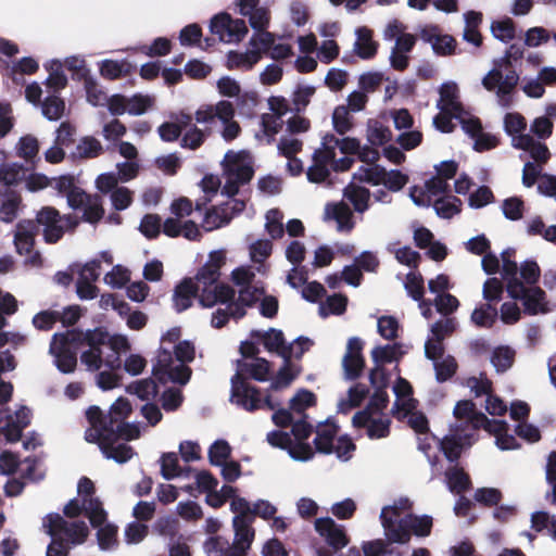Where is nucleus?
Wrapping results in <instances>:
<instances>
[{"instance_id": "nucleus-55", "label": "nucleus", "mask_w": 556, "mask_h": 556, "mask_svg": "<svg viewBox=\"0 0 556 556\" xmlns=\"http://www.w3.org/2000/svg\"><path fill=\"white\" fill-rule=\"evenodd\" d=\"M41 113L48 121H59L65 113V102L56 94H49L40 103Z\"/></svg>"}, {"instance_id": "nucleus-60", "label": "nucleus", "mask_w": 556, "mask_h": 556, "mask_svg": "<svg viewBox=\"0 0 556 556\" xmlns=\"http://www.w3.org/2000/svg\"><path fill=\"white\" fill-rule=\"evenodd\" d=\"M208 460L213 466H222L231 455V447L224 439L214 441L208 447Z\"/></svg>"}, {"instance_id": "nucleus-24", "label": "nucleus", "mask_w": 556, "mask_h": 556, "mask_svg": "<svg viewBox=\"0 0 556 556\" xmlns=\"http://www.w3.org/2000/svg\"><path fill=\"white\" fill-rule=\"evenodd\" d=\"M249 46L258 47L261 54H268L273 60H285L293 54L292 47L287 43H276V36L273 33L253 34Z\"/></svg>"}, {"instance_id": "nucleus-7", "label": "nucleus", "mask_w": 556, "mask_h": 556, "mask_svg": "<svg viewBox=\"0 0 556 556\" xmlns=\"http://www.w3.org/2000/svg\"><path fill=\"white\" fill-rule=\"evenodd\" d=\"M222 167L224 178L222 193L228 198H233L238 194L239 189L248 185L254 175L252 157L245 151L233 152L229 150L222 161ZM228 205L229 214L233 217L245 208V201L242 199H231L222 206Z\"/></svg>"}, {"instance_id": "nucleus-15", "label": "nucleus", "mask_w": 556, "mask_h": 556, "mask_svg": "<svg viewBox=\"0 0 556 556\" xmlns=\"http://www.w3.org/2000/svg\"><path fill=\"white\" fill-rule=\"evenodd\" d=\"M232 281L242 288L239 290L238 300L233 303H239L245 309V306H252L265 293L264 288L253 285L255 273L251 266H240L231 273Z\"/></svg>"}, {"instance_id": "nucleus-14", "label": "nucleus", "mask_w": 556, "mask_h": 556, "mask_svg": "<svg viewBox=\"0 0 556 556\" xmlns=\"http://www.w3.org/2000/svg\"><path fill=\"white\" fill-rule=\"evenodd\" d=\"M86 417L91 427L85 432V439L90 443H98L99 445L118 439L119 437L116 431L132 428L129 426H109L98 406H90L86 412Z\"/></svg>"}, {"instance_id": "nucleus-11", "label": "nucleus", "mask_w": 556, "mask_h": 556, "mask_svg": "<svg viewBox=\"0 0 556 556\" xmlns=\"http://www.w3.org/2000/svg\"><path fill=\"white\" fill-rule=\"evenodd\" d=\"M194 345L189 341H181L174 346V352L161 348L153 366V375L161 381L186 384L191 377V369L187 365L194 358Z\"/></svg>"}, {"instance_id": "nucleus-37", "label": "nucleus", "mask_w": 556, "mask_h": 556, "mask_svg": "<svg viewBox=\"0 0 556 556\" xmlns=\"http://www.w3.org/2000/svg\"><path fill=\"white\" fill-rule=\"evenodd\" d=\"M262 59L258 47H251L245 52L230 51L227 55L229 70L249 71Z\"/></svg>"}, {"instance_id": "nucleus-54", "label": "nucleus", "mask_w": 556, "mask_h": 556, "mask_svg": "<svg viewBox=\"0 0 556 556\" xmlns=\"http://www.w3.org/2000/svg\"><path fill=\"white\" fill-rule=\"evenodd\" d=\"M343 194L344 198L353 204L357 213H364L368 210V202L371 194L367 188L349 185L344 188Z\"/></svg>"}, {"instance_id": "nucleus-58", "label": "nucleus", "mask_w": 556, "mask_h": 556, "mask_svg": "<svg viewBox=\"0 0 556 556\" xmlns=\"http://www.w3.org/2000/svg\"><path fill=\"white\" fill-rule=\"evenodd\" d=\"M126 391L142 401L153 400L157 395V384L153 379H141L127 386Z\"/></svg>"}, {"instance_id": "nucleus-53", "label": "nucleus", "mask_w": 556, "mask_h": 556, "mask_svg": "<svg viewBox=\"0 0 556 556\" xmlns=\"http://www.w3.org/2000/svg\"><path fill=\"white\" fill-rule=\"evenodd\" d=\"M103 152L101 142L94 137H83L72 152L74 159H93Z\"/></svg>"}, {"instance_id": "nucleus-21", "label": "nucleus", "mask_w": 556, "mask_h": 556, "mask_svg": "<svg viewBox=\"0 0 556 556\" xmlns=\"http://www.w3.org/2000/svg\"><path fill=\"white\" fill-rule=\"evenodd\" d=\"M131 412V405L127 399L118 397L112 405L108 415H103V419L109 426H129L131 429L116 431L122 439L134 440L140 434L139 427L135 424L125 422V419Z\"/></svg>"}, {"instance_id": "nucleus-35", "label": "nucleus", "mask_w": 556, "mask_h": 556, "mask_svg": "<svg viewBox=\"0 0 556 556\" xmlns=\"http://www.w3.org/2000/svg\"><path fill=\"white\" fill-rule=\"evenodd\" d=\"M513 146L529 152L535 164H544L551 154L546 144L535 141L530 135H520L513 139Z\"/></svg>"}, {"instance_id": "nucleus-63", "label": "nucleus", "mask_w": 556, "mask_h": 556, "mask_svg": "<svg viewBox=\"0 0 556 556\" xmlns=\"http://www.w3.org/2000/svg\"><path fill=\"white\" fill-rule=\"evenodd\" d=\"M265 228L271 239H279L285 233V227L282 224L283 214L278 208L269 210L266 215Z\"/></svg>"}, {"instance_id": "nucleus-16", "label": "nucleus", "mask_w": 556, "mask_h": 556, "mask_svg": "<svg viewBox=\"0 0 556 556\" xmlns=\"http://www.w3.org/2000/svg\"><path fill=\"white\" fill-rule=\"evenodd\" d=\"M210 29L226 43L239 42L248 34L244 20L232 18L228 13H219L211 20Z\"/></svg>"}, {"instance_id": "nucleus-10", "label": "nucleus", "mask_w": 556, "mask_h": 556, "mask_svg": "<svg viewBox=\"0 0 556 556\" xmlns=\"http://www.w3.org/2000/svg\"><path fill=\"white\" fill-rule=\"evenodd\" d=\"M38 188L50 186L58 191L60 195H65L67 204L75 211L83 212V219L90 224L98 223L104 214L102 203L99 197L86 193L81 188L75 185L74 176L62 175L51 179L40 177Z\"/></svg>"}, {"instance_id": "nucleus-64", "label": "nucleus", "mask_w": 556, "mask_h": 556, "mask_svg": "<svg viewBox=\"0 0 556 556\" xmlns=\"http://www.w3.org/2000/svg\"><path fill=\"white\" fill-rule=\"evenodd\" d=\"M348 300L345 296L341 294H333L326 299L325 302L319 305V314L323 317H327L329 315H340L346 308Z\"/></svg>"}, {"instance_id": "nucleus-17", "label": "nucleus", "mask_w": 556, "mask_h": 556, "mask_svg": "<svg viewBox=\"0 0 556 556\" xmlns=\"http://www.w3.org/2000/svg\"><path fill=\"white\" fill-rule=\"evenodd\" d=\"M117 184V177L113 172L100 174L96 179L98 190L102 193H110L112 206L116 211H124L132 202V191L127 187H119Z\"/></svg>"}, {"instance_id": "nucleus-27", "label": "nucleus", "mask_w": 556, "mask_h": 556, "mask_svg": "<svg viewBox=\"0 0 556 556\" xmlns=\"http://www.w3.org/2000/svg\"><path fill=\"white\" fill-rule=\"evenodd\" d=\"M463 130L473 139V149L483 152L495 148L498 144L496 136L483 132L481 122L478 117L470 116L460 123Z\"/></svg>"}, {"instance_id": "nucleus-57", "label": "nucleus", "mask_w": 556, "mask_h": 556, "mask_svg": "<svg viewBox=\"0 0 556 556\" xmlns=\"http://www.w3.org/2000/svg\"><path fill=\"white\" fill-rule=\"evenodd\" d=\"M99 70L102 77L108 79H117L122 76L127 75L130 72L131 64L126 60H103L100 62Z\"/></svg>"}, {"instance_id": "nucleus-62", "label": "nucleus", "mask_w": 556, "mask_h": 556, "mask_svg": "<svg viewBox=\"0 0 556 556\" xmlns=\"http://www.w3.org/2000/svg\"><path fill=\"white\" fill-rule=\"evenodd\" d=\"M271 249L273 244L269 240H257L250 245V256L252 262L258 264L256 267L258 273H264L265 265L263 262L270 255Z\"/></svg>"}, {"instance_id": "nucleus-20", "label": "nucleus", "mask_w": 556, "mask_h": 556, "mask_svg": "<svg viewBox=\"0 0 556 556\" xmlns=\"http://www.w3.org/2000/svg\"><path fill=\"white\" fill-rule=\"evenodd\" d=\"M457 325L455 317H444L431 325L430 336L425 342L426 357H433L444 352L443 341L456 330Z\"/></svg>"}, {"instance_id": "nucleus-56", "label": "nucleus", "mask_w": 556, "mask_h": 556, "mask_svg": "<svg viewBox=\"0 0 556 556\" xmlns=\"http://www.w3.org/2000/svg\"><path fill=\"white\" fill-rule=\"evenodd\" d=\"M29 168L20 163L4 164L0 168V181L13 186L27 177Z\"/></svg>"}, {"instance_id": "nucleus-4", "label": "nucleus", "mask_w": 556, "mask_h": 556, "mask_svg": "<svg viewBox=\"0 0 556 556\" xmlns=\"http://www.w3.org/2000/svg\"><path fill=\"white\" fill-rule=\"evenodd\" d=\"M78 225V219L72 215L61 216L53 207H43L38 214L36 222L23 220L16 226L14 235V244L16 252L26 255L25 263L33 266L42 264L41 255L34 251L35 237L42 227L43 238L47 243L59 241L65 229H74Z\"/></svg>"}, {"instance_id": "nucleus-44", "label": "nucleus", "mask_w": 556, "mask_h": 556, "mask_svg": "<svg viewBox=\"0 0 556 556\" xmlns=\"http://www.w3.org/2000/svg\"><path fill=\"white\" fill-rule=\"evenodd\" d=\"M100 451L106 459H112L117 464H125L135 455L130 445L127 443L114 444V441L101 443Z\"/></svg>"}, {"instance_id": "nucleus-22", "label": "nucleus", "mask_w": 556, "mask_h": 556, "mask_svg": "<svg viewBox=\"0 0 556 556\" xmlns=\"http://www.w3.org/2000/svg\"><path fill=\"white\" fill-rule=\"evenodd\" d=\"M364 341L358 337H351L346 344V351L342 359V367L346 380L357 379L365 367L362 351Z\"/></svg>"}, {"instance_id": "nucleus-29", "label": "nucleus", "mask_w": 556, "mask_h": 556, "mask_svg": "<svg viewBox=\"0 0 556 556\" xmlns=\"http://www.w3.org/2000/svg\"><path fill=\"white\" fill-rule=\"evenodd\" d=\"M416 45L413 34H402L394 42L389 56L390 65L395 71H404L409 65V53Z\"/></svg>"}, {"instance_id": "nucleus-9", "label": "nucleus", "mask_w": 556, "mask_h": 556, "mask_svg": "<svg viewBox=\"0 0 556 556\" xmlns=\"http://www.w3.org/2000/svg\"><path fill=\"white\" fill-rule=\"evenodd\" d=\"M42 527L51 538L46 556H68L70 549L83 544L89 534L85 521H67L60 514H48Z\"/></svg>"}, {"instance_id": "nucleus-47", "label": "nucleus", "mask_w": 556, "mask_h": 556, "mask_svg": "<svg viewBox=\"0 0 556 556\" xmlns=\"http://www.w3.org/2000/svg\"><path fill=\"white\" fill-rule=\"evenodd\" d=\"M403 354V346L400 343L377 345L371 350L372 362L378 366L396 362Z\"/></svg>"}, {"instance_id": "nucleus-6", "label": "nucleus", "mask_w": 556, "mask_h": 556, "mask_svg": "<svg viewBox=\"0 0 556 556\" xmlns=\"http://www.w3.org/2000/svg\"><path fill=\"white\" fill-rule=\"evenodd\" d=\"M453 414L456 422L451 426L450 433L440 441V447L447 460L455 462L462 451L475 442V434L479 428H484L490 420L484 414L476 410L471 401L457 402Z\"/></svg>"}, {"instance_id": "nucleus-61", "label": "nucleus", "mask_w": 556, "mask_h": 556, "mask_svg": "<svg viewBox=\"0 0 556 556\" xmlns=\"http://www.w3.org/2000/svg\"><path fill=\"white\" fill-rule=\"evenodd\" d=\"M492 35L502 42H509L516 37V26L511 18L494 21L491 24Z\"/></svg>"}, {"instance_id": "nucleus-18", "label": "nucleus", "mask_w": 556, "mask_h": 556, "mask_svg": "<svg viewBox=\"0 0 556 556\" xmlns=\"http://www.w3.org/2000/svg\"><path fill=\"white\" fill-rule=\"evenodd\" d=\"M77 490L83 500L84 513L88 517L90 525L98 527L106 519L108 515L100 500L92 496L94 491L93 482L83 477L78 482Z\"/></svg>"}, {"instance_id": "nucleus-12", "label": "nucleus", "mask_w": 556, "mask_h": 556, "mask_svg": "<svg viewBox=\"0 0 556 556\" xmlns=\"http://www.w3.org/2000/svg\"><path fill=\"white\" fill-rule=\"evenodd\" d=\"M305 415H299V419H294L292 424V435L287 432L274 430L267 433V442L274 446L286 450L289 456L296 462H307L313 458L314 451L309 444L304 443L313 432V426L304 418Z\"/></svg>"}, {"instance_id": "nucleus-19", "label": "nucleus", "mask_w": 556, "mask_h": 556, "mask_svg": "<svg viewBox=\"0 0 556 556\" xmlns=\"http://www.w3.org/2000/svg\"><path fill=\"white\" fill-rule=\"evenodd\" d=\"M420 39L429 43L432 51L440 56H447L455 53L456 40L453 36L442 34L438 25L428 24L418 28Z\"/></svg>"}, {"instance_id": "nucleus-36", "label": "nucleus", "mask_w": 556, "mask_h": 556, "mask_svg": "<svg viewBox=\"0 0 556 556\" xmlns=\"http://www.w3.org/2000/svg\"><path fill=\"white\" fill-rule=\"evenodd\" d=\"M483 429L495 435V444L502 451L516 450L520 446L517 439L508 434V424L505 420L490 419Z\"/></svg>"}, {"instance_id": "nucleus-43", "label": "nucleus", "mask_w": 556, "mask_h": 556, "mask_svg": "<svg viewBox=\"0 0 556 556\" xmlns=\"http://www.w3.org/2000/svg\"><path fill=\"white\" fill-rule=\"evenodd\" d=\"M498 318L497 308L491 303H480L470 315L471 323L478 328L490 329Z\"/></svg>"}, {"instance_id": "nucleus-45", "label": "nucleus", "mask_w": 556, "mask_h": 556, "mask_svg": "<svg viewBox=\"0 0 556 556\" xmlns=\"http://www.w3.org/2000/svg\"><path fill=\"white\" fill-rule=\"evenodd\" d=\"M432 361L435 371V379L438 382H445L451 379L457 369V363L451 355H445L444 352L435 354L433 357H427Z\"/></svg>"}, {"instance_id": "nucleus-26", "label": "nucleus", "mask_w": 556, "mask_h": 556, "mask_svg": "<svg viewBox=\"0 0 556 556\" xmlns=\"http://www.w3.org/2000/svg\"><path fill=\"white\" fill-rule=\"evenodd\" d=\"M354 427H365L367 435L372 439H383L390 434L391 420L388 417H374L367 410L358 412L353 416Z\"/></svg>"}, {"instance_id": "nucleus-5", "label": "nucleus", "mask_w": 556, "mask_h": 556, "mask_svg": "<svg viewBox=\"0 0 556 556\" xmlns=\"http://www.w3.org/2000/svg\"><path fill=\"white\" fill-rule=\"evenodd\" d=\"M269 372L270 363L265 358L238 359L236 374L230 379V403L250 413L264 408L275 409L279 405L276 399L270 394L263 395L261 390L249 381H266Z\"/></svg>"}, {"instance_id": "nucleus-33", "label": "nucleus", "mask_w": 556, "mask_h": 556, "mask_svg": "<svg viewBox=\"0 0 556 556\" xmlns=\"http://www.w3.org/2000/svg\"><path fill=\"white\" fill-rule=\"evenodd\" d=\"M325 217L337 223L338 231L350 232L354 228L352 210L349 204L344 202L327 204L325 207Z\"/></svg>"}, {"instance_id": "nucleus-3", "label": "nucleus", "mask_w": 556, "mask_h": 556, "mask_svg": "<svg viewBox=\"0 0 556 556\" xmlns=\"http://www.w3.org/2000/svg\"><path fill=\"white\" fill-rule=\"evenodd\" d=\"M225 258L223 251L210 253L208 261L198 271L195 279H184L175 288L173 301L177 312L189 308L195 295L199 296V302L204 307L224 303L233 296L235 290L219 281L220 267L225 263Z\"/></svg>"}, {"instance_id": "nucleus-50", "label": "nucleus", "mask_w": 556, "mask_h": 556, "mask_svg": "<svg viewBox=\"0 0 556 556\" xmlns=\"http://www.w3.org/2000/svg\"><path fill=\"white\" fill-rule=\"evenodd\" d=\"M232 219V215L229 214V205L228 206H218L214 207L211 211L205 213L203 218L202 227L206 231H212L214 229L226 226Z\"/></svg>"}, {"instance_id": "nucleus-1", "label": "nucleus", "mask_w": 556, "mask_h": 556, "mask_svg": "<svg viewBox=\"0 0 556 556\" xmlns=\"http://www.w3.org/2000/svg\"><path fill=\"white\" fill-rule=\"evenodd\" d=\"M80 362L89 371H99L96 376L97 386L103 390H111L118 384V377L113 372L122 367L121 355L129 350L126 337L111 336L103 328L87 330L86 332L72 329L54 333L49 352L53 363L63 374H71L77 365V353Z\"/></svg>"}, {"instance_id": "nucleus-39", "label": "nucleus", "mask_w": 556, "mask_h": 556, "mask_svg": "<svg viewBox=\"0 0 556 556\" xmlns=\"http://www.w3.org/2000/svg\"><path fill=\"white\" fill-rule=\"evenodd\" d=\"M161 463V475L165 480H172L177 477L188 478L191 473L190 466H179L178 455L174 452L164 453L160 459Z\"/></svg>"}, {"instance_id": "nucleus-23", "label": "nucleus", "mask_w": 556, "mask_h": 556, "mask_svg": "<svg viewBox=\"0 0 556 556\" xmlns=\"http://www.w3.org/2000/svg\"><path fill=\"white\" fill-rule=\"evenodd\" d=\"M440 99L437 103V108L443 113H451L455 119L462 123L466 117H470L471 114L465 111L458 97V87L454 81L443 83L439 90Z\"/></svg>"}, {"instance_id": "nucleus-52", "label": "nucleus", "mask_w": 556, "mask_h": 556, "mask_svg": "<svg viewBox=\"0 0 556 556\" xmlns=\"http://www.w3.org/2000/svg\"><path fill=\"white\" fill-rule=\"evenodd\" d=\"M432 206L439 217L450 219L460 212L462 201L455 195H442L433 201Z\"/></svg>"}, {"instance_id": "nucleus-34", "label": "nucleus", "mask_w": 556, "mask_h": 556, "mask_svg": "<svg viewBox=\"0 0 556 556\" xmlns=\"http://www.w3.org/2000/svg\"><path fill=\"white\" fill-rule=\"evenodd\" d=\"M333 160V154H330L323 147L315 150L313 153V164L308 167L306 176L308 181L319 184L327 180L330 170L327 164Z\"/></svg>"}, {"instance_id": "nucleus-25", "label": "nucleus", "mask_w": 556, "mask_h": 556, "mask_svg": "<svg viewBox=\"0 0 556 556\" xmlns=\"http://www.w3.org/2000/svg\"><path fill=\"white\" fill-rule=\"evenodd\" d=\"M315 530L334 552L341 551L349 543L344 527L330 517L316 519Z\"/></svg>"}, {"instance_id": "nucleus-13", "label": "nucleus", "mask_w": 556, "mask_h": 556, "mask_svg": "<svg viewBox=\"0 0 556 556\" xmlns=\"http://www.w3.org/2000/svg\"><path fill=\"white\" fill-rule=\"evenodd\" d=\"M313 345V340L304 336L295 338L291 343L286 345V349L282 350L283 364L273 379L269 387L270 390L276 391L285 389L291 384L300 374V367L292 364L291 359H300Z\"/></svg>"}, {"instance_id": "nucleus-31", "label": "nucleus", "mask_w": 556, "mask_h": 556, "mask_svg": "<svg viewBox=\"0 0 556 556\" xmlns=\"http://www.w3.org/2000/svg\"><path fill=\"white\" fill-rule=\"evenodd\" d=\"M426 193L419 191V195L416 194L417 188L410 190V199L418 206H429L431 203V197L445 195L450 189V184L438 175L428 179L425 184Z\"/></svg>"}, {"instance_id": "nucleus-30", "label": "nucleus", "mask_w": 556, "mask_h": 556, "mask_svg": "<svg viewBox=\"0 0 556 556\" xmlns=\"http://www.w3.org/2000/svg\"><path fill=\"white\" fill-rule=\"evenodd\" d=\"M514 249H506L501 253L502 258V278L506 281V290L509 296H516L523 290V283L518 278L519 268L510 257L514 255Z\"/></svg>"}, {"instance_id": "nucleus-8", "label": "nucleus", "mask_w": 556, "mask_h": 556, "mask_svg": "<svg viewBox=\"0 0 556 556\" xmlns=\"http://www.w3.org/2000/svg\"><path fill=\"white\" fill-rule=\"evenodd\" d=\"M522 56L523 48L520 45H510L503 56L493 61L492 70L482 78V86L495 93L502 108L511 105V94L519 83V74L511 63Z\"/></svg>"}, {"instance_id": "nucleus-28", "label": "nucleus", "mask_w": 556, "mask_h": 556, "mask_svg": "<svg viewBox=\"0 0 556 556\" xmlns=\"http://www.w3.org/2000/svg\"><path fill=\"white\" fill-rule=\"evenodd\" d=\"M253 520H248L242 517H233L232 527L235 531V540L231 543L232 553L236 556H247L252 542L254 540V529L252 528Z\"/></svg>"}, {"instance_id": "nucleus-59", "label": "nucleus", "mask_w": 556, "mask_h": 556, "mask_svg": "<svg viewBox=\"0 0 556 556\" xmlns=\"http://www.w3.org/2000/svg\"><path fill=\"white\" fill-rule=\"evenodd\" d=\"M97 531V540L100 549L108 551L116 545L117 527L108 523L106 519L99 525Z\"/></svg>"}, {"instance_id": "nucleus-42", "label": "nucleus", "mask_w": 556, "mask_h": 556, "mask_svg": "<svg viewBox=\"0 0 556 556\" xmlns=\"http://www.w3.org/2000/svg\"><path fill=\"white\" fill-rule=\"evenodd\" d=\"M457 460L455 462L448 460L451 465L445 470V482L451 492L459 494L469 489L470 479L469 476L455 464Z\"/></svg>"}, {"instance_id": "nucleus-41", "label": "nucleus", "mask_w": 556, "mask_h": 556, "mask_svg": "<svg viewBox=\"0 0 556 556\" xmlns=\"http://www.w3.org/2000/svg\"><path fill=\"white\" fill-rule=\"evenodd\" d=\"M393 391L396 396V401L393 404L392 410L395 414H400L401 410H405L406 415L410 409H414V400L410 396L412 387L405 379L399 378L393 386Z\"/></svg>"}, {"instance_id": "nucleus-46", "label": "nucleus", "mask_w": 556, "mask_h": 556, "mask_svg": "<svg viewBox=\"0 0 556 556\" xmlns=\"http://www.w3.org/2000/svg\"><path fill=\"white\" fill-rule=\"evenodd\" d=\"M545 293L544 291L539 287H530L527 288L523 285V290L516 296H511L515 300H521L522 304L525 306V309L530 315H535L540 311V307L542 305V302L544 300Z\"/></svg>"}, {"instance_id": "nucleus-32", "label": "nucleus", "mask_w": 556, "mask_h": 556, "mask_svg": "<svg viewBox=\"0 0 556 556\" xmlns=\"http://www.w3.org/2000/svg\"><path fill=\"white\" fill-rule=\"evenodd\" d=\"M356 40L353 52L362 60L372 59L378 51L379 43L374 40V33L367 26H359L354 31Z\"/></svg>"}, {"instance_id": "nucleus-2", "label": "nucleus", "mask_w": 556, "mask_h": 556, "mask_svg": "<svg viewBox=\"0 0 556 556\" xmlns=\"http://www.w3.org/2000/svg\"><path fill=\"white\" fill-rule=\"evenodd\" d=\"M387 540H376L363 545V554L352 547L349 556H403L412 533L416 536H428L432 529V517L429 515L416 516L406 514L401 516L397 507L386 506L380 514Z\"/></svg>"}, {"instance_id": "nucleus-48", "label": "nucleus", "mask_w": 556, "mask_h": 556, "mask_svg": "<svg viewBox=\"0 0 556 556\" xmlns=\"http://www.w3.org/2000/svg\"><path fill=\"white\" fill-rule=\"evenodd\" d=\"M46 68L50 72L43 85L49 94H56L67 84V77L62 71V63L58 60H52Z\"/></svg>"}, {"instance_id": "nucleus-38", "label": "nucleus", "mask_w": 556, "mask_h": 556, "mask_svg": "<svg viewBox=\"0 0 556 556\" xmlns=\"http://www.w3.org/2000/svg\"><path fill=\"white\" fill-rule=\"evenodd\" d=\"M359 146V141L354 138L346 137L339 139L332 134L325 135L321 141V147L330 154H333V159L337 156V149H339L342 154L350 155L357 154Z\"/></svg>"}, {"instance_id": "nucleus-51", "label": "nucleus", "mask_w": 556, "mask_h": 556, "mask_svg": "<svg viewBox=\"0 0 556 556\" xmlns=\"http://www.w3.org/2000/svg\"><path fill=\"white\" fill-rule=\"evenodd\" d=\"M254 334L262 338L264 346L282 358V350L286 349L285 336L281 330L270 328L267 331H254Z\"/></svg>"}, {"instance_id": "nucleus-49", "label": "nucleus", "mask_w": 556, "mask_h": 556, "mask_svg": "<svg viewBox=\"0 0 556 556\" xmlns=\"http://www.w3.org/2000/svg\"><path fill=\"white\" fill-rule=\"evenodd\" d=\"M516 351L508 345H500L493 349L491 353V363L496 372L507 371L514 364Z\"/></svg>"}, {"instance_id": "nucleus-40", "label": "nucleus", "mask_w": 556, "mask_h": 556, "mask_svg": "<svg viewBox=\"0 0 556 556\" xmlns=\"http://www.w3.org/2000/svg\"><path fill=\"white\" fill-rule=\"evenodd\" d=\"M233 298L223 303L226 305L224 308L219 307L212 314L211 324L214 328L224 327L229 318L238 320L245 315V309L239 303H233Z\"/></svg>"}]
</instances>
